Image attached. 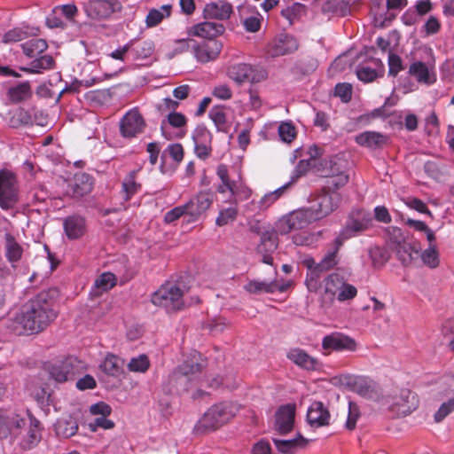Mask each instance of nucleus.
I'll use <instances>...</instances> for the list:
<instances>
[{
	"instance_id": "1",
	"label": "nucleus",
	"mask_w": 454,
	"mask_h": 454,
	"mask_svg": "<svg viewBox=\"0 0 454 454\" xmlns=\"http://www.w3.org/2000/svg\"><path fill=\"white\" fill-rule=\"evenodd\" d=\"M57 312L46 292L38 294L26 302L12 320L11 329L17 334H33L43 331L55 318Z\"/></svg>"
},
{
	"instance_id": "2",
	"label": "nucleus",
	"mask_w": 454,
	"mask_h": 454,
	"mask_svg": "<svg viewBox=\"0 0 454 454\" xmlns=\"http://www.w3.org/2000/svg\"><path fill=\"white\" fill-rule=\"evenodd\" d=\"M239 411V405L232 402H222L209 407L197 421L193 432L206 434L218 429L230 421Z\"/></svg>"
},
{
	"instance_id": "3",
	"label": "nucleus",
	"mask_w": 454,
	"mask_h": 454,
	"mask_svg": "<svg viewBox=\"0 0 454 454\" xmlns=\"http://www.w3.org/2000/svg\"><path fill=\"white\" fill-rule=\"evenodd\" d=\"M217 176L222 184L217 191L220 193L230 192L229 201L237 205L239 202L247 200L250 198L252 191L243 183L241 172L239 168H228L225 165L217 167Z\"/></svg>"
},
{
	"instance_id": "4",
	"label": "nucleus",
	"mask_w": 454,
	"mask_h": 454,
	"mask_svg": "<svg viewBox=\"0 0 454 454\" xmlns=\"http://www.w3.org/2000/svg\"><path fill=\"white\" fill-rule=\"evenodd\" d=\"M188 286L183 281L167 282L152 295V302L165 308L168 311H176L184 308V294Z\"/></svg>"
},
{
	"instance_id": "5",
	"label": "nucleus",
	"mask_w": 454,
	"mask_h": 454,
	"mask_svg": "<svg viewBox=\"0 0 454 454\" xmlns=\"http://www.w3.org/2000/svg\"><path fill=\"white\" fill-rule=\"evenodd\" d=\"M317 173L327 178L325 185L329 189H339L348 182L346 161L337 156L325 160L318 159Z\"/></svg>"
},
{
	"instance_id": "6",
	"label": "nucleus",
	"mask_w": 454,
	"mask_h": 454,
	"mask_svg": "<svg viewBox=\"0 0 454 454\" xmlns=\"http://www.w3.org/2000/svg\"><path fill=\"white\" fill-rule=\"evenodd\" d=\"M321 155V150L316 145H311L307 148H297L294 151L291 160L294 162L298 158H302L299 160L298 164L293 170L289 184V187L294 184L301 176L307 174V172L314 168L317 172L318 166V158Z\"/></svg>"
},
{
	"instance_id": "7",
	"label": "nucleus",
	"mask_w": 454,
	"mask_h": 454,
	"mask_svg": "<svg viewBox=\"0 0 454 454\" xmlns=\"http://www.w3.org/2000/svg\"><path fill=\"white\" fill-rule=\"evenodd\" d=\"M331 381L334 386L347 388L365 398H373L376 394L375 382L364 376L340 374Z\"/></svg>"
},
{
	"instance_id": "8",
	"label": "nucleus",
	"mask_w": 454,
	"mask_h": 454,
	"mask_svg": "<svg viewBox=\"0 0 454 454\" xmlns=\"http://www.w3.org/2000/svg\"><path fill=\"white\" fill-rule=\"evenodd\" d=\"M315 221L317 219L311 208H302L282 217L278 223L277 229L278 233L285 235L294 230L303 229Z\"/></svg>"
},
{
	"instance_id": "9",
	"label": "nucleus",
	"mask_w": 454,
	"mask_h": 454,
	"mask_svg": "<svg viewBox=\"0 0 454 454\" xmlns=\"http://www.w3.org/2000/svg\"><path fill=\"white\" fill-rule=\"evenodd\" d=\"M337 190L326 188V185L323 187L310 207L316 219L320 220L327 216L339 207L341 197Z\"/></svg>"
},
{
	"instance_id": "10",
	"label": "nucleus",
	"mask_w": 454,
	"mask_h": 454,
	"mask_svg": "<svg viewBox=\"0 0 454 454\" xmlns=\"http://www.w3.org/2000/svg\"><path fill=\"white\" fill-rule=\"evenodd\" d=\"M19 200L18 182L15 175L9 170L0 171V207L9 209L14 207Z\"/></svg>"
},
{
	"instance_id": "11",
	"label": "nucleus",
	"mask_w": 454,
	"mask_h": 454,
	"mask_svg": "<svg viewBox=\"0 0 454 454\" xmlns=\"http://www.w3.org/2000/svg\"><path fill=\"white\" fill-rule=\"evenodd\" d=\"M121 9L118 0H89L84 5L86 15L95 20H108Z\"/></svg>"
},
{
	"instance_id": "12",
	"label": "nucleus",
	"mask_w": 454,
	"mask_h": 454,
	"mask_svg": "<svg viewBox=\"0 0 454 454\" xmlns=\"http://www.w3.org/2000/svg\"><path fill=\"white\" fill-rule=\"evenodd\" d=\"M213 203V194L210 192L203 191L191 198L184 204L186 213V222L196 223L207 212Z\"/></svg>"
},
{
	"instance_id": "13",
	"label": "nucleus",
	"mask_w": 454,
	"mask_h": 454,
	"mask_svg": "<svg viewBox=\"0 0 454 454\" xmlns=\"http://www.w3.org/2000/svg\"><path fill=\"white\" fill-rule=\"evenodd\" d=\"M197 356L200 355L194 352L192 363L184 362L178 372H175L172 374L170 381L176 384L177 392L187 391L188 387H186V385L195 381L196 373L201 368V364L198 363Z\"/></svg>"
},
{
	"instance_id": "14",
	"label": "nucleus",
	"mask_w": 454,
	"mask_h": 454,
	"mask_svg": "<svg viewBox=\"0 0 454 454\" xmlns=\"http://www.w3.org/2000/svg\"><path fill=\"white\" fill-rule=\"evenodd\" d=\"M227 75L236 83L242 84L247 81L259 82L266 77V73L263 70L255 71L249 64L237 63L228 67Z\"/></svg>"
},
{
	"instance_id": "15",
	"label": "nucleus",
	"mask_w": 454,
	"mask_h": 454,
	"mask_svg": "<svg viewBox=\"0 0 454 454\" xmlns=\"http://www.w3.org/2000/svg\"><path fill=\"white\" fill-rule=\"evenodd\" d=\"M184 148L179 143L169 144L161 153L160 171L163 175H172L184 159Z\"/></svg>"
},
{
	"instance_id": "16",
	"label": "nucleus",
	"mask_w": 454,
	"mask_h": 454,
	"mask_svg": "<svg viewBox=\"0 0 454 454\" xmlns=\"http://www.w3.org/2000/svg\"><path fill=\"white\" fill-rule=\"evenodd\" d=\"M223 50V43L219 40H207L201 43H192V52L200 63H207L215 60Z\"/></svg>"
},
{
	"instance_id": "17",
	"label": "nucleus",
	"mask_w": 454,
	"mask_h": 454,
	"mask_svg": "<svg viewBox=\"0 0 454 454\" xmlns=\"http://www.w3.org/2000/svg\"><path fill=\"white\" fill-rule=\"evenodd\" d=\"M322 348L326 352H355L357 349V343L353 338L346 334L341 333H333L323 338Z\"/></svg>"
},
{
	"instance_id": "18",
	"label": "nucleus",
	"mask_w": 454,
	"mask_h": 454,
	"mask_svg": "<svg viewBox=\"0 0 454 454\" xmlns=\"http://www.w3.org/2000/svg\"><path fill=\"white\" fill-rule=\"evenodd\" d=\"M93 179L86 173H78L66 183L65 194L72 198H81L89 194L93 188Z\"/></svg>"
},
{
	"instance_id": "19",
	"label": "nucleus",
	"mask_w": 454,
	"mask_h": 454,
	"mask_svg": "<svg viewBox=\"0 0 454 454\" xmlns=\"http://www.w3.org/2000/svg\"><path fill=\"white\" fill-rule=\"evenodd\" d=\"M192 137L196 156L201 160L208 158L212 152L210 131L205 126L199 125L193 130Z\"/></svg>"
},
{
	"instance_id": "20",
	"label": "nucleus",
	"mask_w": 454,
	"mask_h": 454,
	"mask_svg": "<svg viewBox=\"0 0 454 454\" xmlns=\"http://www.w3.org/2000/svg\"><path fill=\"white\" fill-rule=\"evenodd\" d=\"M302 265L307 269L305 285L311 293H317L321 290V275L325 270L319 267L315 259L311 256H305L302 259Z\"/></svg>"
},
{
	"instance_id": "21",
	"label": "nucleus",
	"mask_w": 454,
	"mask_h": 454,
	"mask_svg": "<svg viewBox=\"0 0 454 454\" xmlns=\"http://www.w3.org/2000/svg\"><path fill=\"white\" fill-rule=\"evenodd\" d=\"M298 49V43L294 36L288 34H280L269 44L267 53L270 57L283 56Z\"/></svg>"
},
{
	"instance_id": "22",
	"label": "nucleus",
	"mask_w": 454,
	"mask_h": 454,
	"mask_svg": "<svg viewBox=\"0 0 454 454\" xmlns=\"http://www.w3.org/2000/svg\"><path fill=\"white\" fill-rule=\"evenodd\" d=\"M142 129V116L138 107L129 111L120 122V131L124 137L137 136Z\"/></svg>"
},
{
	"instance_id": "23",
	"label": "nucleus",
	"mask_w": 454,
	"mask_h": 454,
	"mask_svg": "<svg viewBox=\"0 0 454 454\" xmlns=\"http://www.w3.org/2000/svg\"><path fill=\"white\" fill-rule=\"evenodd\" d=\"M224 30L225 27L223 24L204 21L191 27L188 29V35L207 40H215V38L223 35Z\"/></svg>"
},
{
	"instance_id": "24",
	"label": "nucleus",
	"mask_w": 454,
	"mask_h": 454,
	"mask_svg": "<svg viewBox=\"0 0 454 454\" xmlns=\"http://www.w3.org/2000/svg\"><path fill=\"white\" fill-rule=\"evenodd\" d=\"M295 405L288 403L281 406L276 413L275 428L279 434L290 432L294 427Z\"/></svg>"
},
{
	"instance_id": "25",
	"label": "nucleus",
	"mask_w": 454,
	"mask_h": 454,
	"mask_svg": "<svg viewBox=\"0 0 454 454\" xmlns=\"http://www.w3.org/2000/svg\"><path fill=\"white\" fill-rule=\"evenodd\" d=\"M233 12L231 4L224 1L210 2L203 10L204 18L207 20H226Z\"/></svg>"
},
{
	"instance_id": "26",
	"label": "nucleus",
	"mask_w": 454,
	"mask_h": 454,
	"mask_svg": "<svg viewBox=\"0 0 454 454\" xmlns=\"http://www.w3.org/2000/svg\"><path fill=\"white\" fill-rule=\"evenodd\" d=\"M291 283L286 282L283 285H278L275 281L267 282L261 280H249L245 286L244 289L253 294H271L276 291L285 292Z\"/></svg>"
},
{
	"instance_id": "27",
	"label": "nucleus",
	"mask_w": 454,
	"mask_h": 454,
	"mask_svg": "<svg viewBox=\"0 0 454 454\" xmlns=\"http://www.w3.org/2000/svg\"><path fill=\"white\" fill-rule=\"evenodd\" d=\"M277 235L272 231H264L261 235V242L257 246V251L262 255V262L271 265L273 258L272 253L277 249Z\"/></svg>"
},
{
	"instance_id": "28",
	"label": "nucleus",
	"mask_w": 454,
	"mask_h": 454,
	"mask_svg": "<svg viewBox=\"0 0 454 454\" xmlns=\"http://www.w3.org/2000/svg\"><path fill=\"white\" fill-rule=\"evenodd\" d=\"M307 420L310 426L319 427L329 423L330 413L323 403L314 402L308 409Z\"/></svg>"
},
{
	"instance_id": "29",
	"label": "nucleus",
	"mask_w": 454,
	"mask_h": 454,
	"mask_svg": "<svg viewBox=\"0 0 454 454\" xmlns=\"http://www.w3.org/2000/svg\"><path fill=\"white\" fill-rule=\"evenodd\" d=\"M168 125L176 129H182L186 125V118L181 113L172 112L168 114L167 120H164L160 125L161 134L165 138L183 137L184 136V131L179 130L175 135H171L168 131Z\"/></svg>"
},
{
	"instance_id": "30",
	"label": "nucleus",
	"mask_w": 454,
	"mask_h": 454,
	"mask_svg": "<svg viewBox=\"0 0 454 454\" xmlns=\"http://www.w3.org/2000/svg\"><path fill=\"white\" fill-rule=\"evenodd\" d=\"M124 361L114 354L108 353L99 365L106 376L117 378L123 373Z\"/></svg>"
},
{
	"instance_id": "31",
	"label": "nucleus",
	"mask_w": 454,
	"mask_h": 454,
	"mask_svg": "<svg viewBox=\"0 0 454 454\" xmlns=\"http://www.w3.org/2000/svg\"><path fill=\"white\" fill-rule=\"evenodd\" d=\"M287 357L296 365L306 370H316L318 366L317 359L301 348L290 349Z\"/></svg>"
},
{
	"instance_id": "32",
	"label": "nucleus",
	"mask_w": 454,
	"mask_h": 454,
	"mask_svg": "<svg viewBox=\"0 0 454 454\" xmlns=\"http://www.w3.org/2000/svg\"><path fill=\"white\" fill-rule=\"evenodd\" d=\"M340 277L341 276L338 273H331L324 279L321 287L324 303H333L335 301V295L340 286Z\"/></svg>"
},
{
	"instance_id": "33",
	"label": "nucleus",
	"mask_w": 454,
	"mask_h": 454,
	"mask_svg": "<svg viewBox=\"0 0 454 454\" xmlns=\"http://www.w3.org/2000/svg\"><path fill=\"white\" fill-rule=\"evenodd\" d=\"M343 242L344 239L341 236H338L334 239L332 247L328 249L322 260L319 262H317L319 267L323 268V270L326 271L334 268L338 264V254Z\"/></svg>"
},
{
	"instance_id": "34",
	"label": "nucleus",
	"mask_w": 454,
	"mask_h": 454,
	"mask_svg": "<svg viewBox=\"0 0 454 454\" xmlns=\"http://www.w3.org/2000/svg\"><path fill=\"white\" fill-rule=\"evenodd\" d=\"M396 254L403 265L413 262L419 253V247L409 241L398 242L395 246Z\"/></svg>"
},
{
	"instance_id": "35",
	"label": "nucleus",
	"mask_w": 454,
	"mask_h": 454,
	"mask_svg": "<svg viewBox=\"0 0 454 454\" xmlns=\"http://www.w3.org/2000/svg\"><path fill=\"white\" fill-rule=\"evenodd\" d=\"M386 137L376 131H364L355 137V141L361 146L370 149L380 147L386 143Z\"/></svg>"
},
{
	"instance_id": "36",
	"label": "nucleus",
	"mask_w": 454,
	"mask_h": 454,
	"mask_svg": "<svg viewBox=\"0 0 454 454\" xmlns=\"http://www.w3.org/2000/svg\"><path fill=\"white\" fill-rule=\"evenodd\" d=\"M49 371L51 376L58 382H65L74 378L72 362L69 360L52 364Z\"/></svg>"
},
{
	"instance_id": "37",
	"label": "nucleus",
	"mask_w": 454,
	"mask_h": 454,
	"mask_svg": "<svg viewBox=\"0 0 454 454\" xmlns=\"http://www.w3.org/2000/svg\"><path fill=\"white\" fill-rule=\"evenodd\" d=\"M273 442L279 452L294 454L298 449L303 448L307 441L303 437L299 436L292 439L273 438Z\"/></svg>"
},
{
	"instance_id": "38",
	"label": "nucleus",
	"mask_w": 454,
	"mask_h": 454,
	"mask_svg": "<svg viewBox=\"0 0 454 454\" xmlns=\"http://www.w3.org/2000/svg\"><path fill=\"white\" fill-rule=\"evenodd\" d=\"M54 427L58 436L68 438L76 434L78 424L73 417L67 416L58 419Z\"/></svg>"
},
{
	"instance_id": "39",
	"label": "nucleus",
	"mask_w": 454,
	"mask_h": 454,
	"mask_svg": "<svg viewBox=\"0 0 454 454\" xmlns=\"http://www.w3.org/2000/svg\"><path fill=\"white\" fill-rule=\"evenodd\" d=\"M65 231L71 239L82 237L85 232V222L82 217L70 216L64 222Z\"/></svg>"
},
{
	"instance_id": "40",
	"label": "nucleus",
	"mask_w": 454,
	"mask_h": 454,
	"mask_svg": "<svg viewBox=\"0 0 454 454\" xmlns=\"http://www.w3.org/2000/svg\"><path fill=\"white\" fill-rule=\"evenodd\" d=\"M4 239V249L7 260L12 263L20 261L23 254L21 246L10 233H6Z\"/></svg>"
},
{
	"instance_id": "41",
	"label": "nucleus",
	"mask_w": 454,
	"mask_h": 454,
	"mask_svg": "<svg viewBox=\"0 0 454 454\" xmlns=\"http://www.w3.org/2000/svg\"><path fill=\"white\" fill-rule=\"evenodd\" d=\"M171 9L170 4H164L159 9L150 10L145 18L146 27H153L159 25L164 19L170 16Z\"/></svg>"
},
{
	"instance_id": "42",
	"label": "nucleus",
	"mask_w": 454,
	"mask_h": 454,
	"mask_svg": "<svg viewBox=\"0 0 454 454\" xmlns=\"http://www.w3.org/2000/svg\"><path fill=\"white\" fill-rule=\"evenodd\" d=\"M371 225L372 219L369 216H363L361 220L354 219L348 223L347 227L339 236H341L345 240L346 239L354 236L356 233L366 230Z\"/></svg>"
},
{
	"instance_id": "43",
	"label": "nucleus",
	"mask_w": 454,
	"mask_h": 454,
	"mask_svg": "<svg viewBox=\"0 0 454 454\" xmlns=\"http://www.w3.org/2000/svg\"><path fill=\"white\" fill-rule=\"evenodd\" d=\"M409 72L419 82L432 84L435 81V78L430 74L428 67L423 62L418 61L411 64Z\"/></svg>"
},
{
	"instance_id": "44",
	"label": "nucleus",
	"mask_w": 454,
	"mask_h": 454,
	"mask_svg": "<svg viewBox=\"0 0 454 454\" xmlns=\"http://www.w3.org/2000/svg\"><path fill=\"white\" fill-rule=\"evenodd\" d=\"M7 94L11 101L19 103L28 99L32 95V90L30 84L26 82L11 87Z\"/></svg>"
},
{
	"instance_id": "45",
	"label": "nucleus",
	"mask_w": 454,
	"mask_h": 454,
	"mask_svg": "<svg viewBox=\"0 0 454 454\" xmlns=\"http://www.w3.org/2000/svg\"><path fill=\"white\" fill-rule=\"evenodd\" d=\"M53 65L54 60L52 57L50 55H43L33 60L28 67H22L21 69L28 74H39L43 70L52 68Z\"/></svg>"
},
{
	"instance_id": "46",
	"label": "nucleus",
	"mask_w": 454,
	"mask_h": 454,
	"mask_svg": "<svg viewBox=\"0 0 454 454\" xmlns=\"http://www.w3.org/2000/svg\"><path fill=\"white\" fill-rule=\"evenodd\" d=\"M357 295V289L355 286L348 283L341 276L340 280V286L338 287L335 300L340 302L349 301Z\"/></svg>"
},
{
	"instance_id": "47",
	"label": "nucleus",
	"mask_w": 454,
	"mask_h": 454,
	"mask_svg": "<svg viewBox=\"0 0 454 454\" xmlns=\"http://www.w3.org/2000/svg\"><path fill=\"white\" fill-rule=\"evenodd\" d=\"M423 264L430 269H435L440 264V255L434 242L420 254Z\"/></svg>"
},
{
	"instance_id": "48",
	"label": "nucleus",
	"mask_w": 454,
	"mask_h": 454,
	"mask_svg": "<svg viewBox=\"0 0 454 454\" xmlns=\"http://www.w3.org/2000/svg\"><path fill=\"white\" fill-rule=\"evenodd\" d=\"M47 47L46 41L41 38L31 39L22 44L24 53L30 58L43 53Z\"/></svg>"
},
{
	"instance_id": "49",
	"label": "nucleus",
	"mask_w": 454,
	"mask_h": 454,
	"mask_svg": "<svg viewBox=\"0 0 454 454\" xmlns=\"http://www.w3.org/2000/svg\"><path fill=\"white\" fill-rule=\"evenodd\" d=\"M40 439L41 433L39 429V421L34 419L30 422V427L27 432V436L22 442V447L24 449H31L40 442Z\"/></svg>"
},
{
	"instance_id": "50",
	"label": "nucleus",
	"mask_w": 454,
	"mask_h": 454,
	"mask_svg": "<svg viewBox=\"0 0 454 454\" xmlns=\"http://www.w3.org/2000/svg\"><path fill=\"white\" fill-rule=\"evenodd\" d=\"M402 413H410L417 406V398L414 393L409 390H403L401 394V401H396Z\"/></svg>"
},
{
	"instance_id": "51",
	"label": "nucleus",
	"mask_w": 454,
	"mask_h": 454,
	"mask_svg": "<svg viewBox=\"0 0 454 454\" xmlns=\"http://www.w3.org/2000/svg\"><path fill=\"white\" fill-rule=\"evenodd\" d=\"M137 174L138 170L129 172L122 182V192L124 193L125 200H129L140 187V184L136 182V176Z\"/></svg>"
},
{
	"instance_id": "52",
	"label": "nucleus",
	"mask_w": 454,
	"mask_h": 454,
	"mask_svg": "<svg viewBox=\"0 0 454 454\" xmlns=\"http://www.w3.org/2000/svg\"><path fill=\"white\" fill-rule=\"evenodd\" d=\"M321 232L318 231L317 233H309L307 231H301L293 236V242L296 246H306L310 247L315 245L319 238Z\"/></svg>"
},
{
	"instance_id": "53",
	"label": "nucleus",
	"mask_w": 454,
	"mask_h": 454,
	"mask_svg": "<svg viewBox=\"0 0 454 454\" xmlns=\"http://www.w3.org/2000/svg\"><path fill=\"white\" fill-rule=\"evenodd\" d=\"M116 284L117 278L114 274L104 272L95 280L94 286L102 292H106L115 286Z\"/></svg>"
},
{
	"instance_id": "54",
	"label": "nucleus",
	"mask_w": 454,
	"mask_h": 454,
	"mask_svg": "<svg viewBox=\"0 0 454 454\" xmlns=\"http://www.w3.org/2000/svg\"><path fill=\"white\" fill-rule=\"evenodd\" d=\"M238 215V209L235 204H232L227 208L220 209L219 215L215 219L217 226H223L232 223Z\"/></svg>"
},
{
	"instance_id": "55",
	"label": "nucleus",
	"mask_w": 454,
	"mask_h": 454,
	"mask_svg": "<svg viewBox=\"0 0 454 454\" xmlns=\"http://www.w3.org/2000/svg\"><path fill=\"white\" fill-rule=\"evenodd\" d=\"M287 188H289V184H285L275 191L266 193L259 201L260 210H264L271 204H273L278 199L281 197V195Z\"/></svg>"
},
{
	"instance_id": "56",
	"label": "nucleus",
	"mask_w": 454,
	"mask_h": 454,
	"mask_svg": "<svg viewBox=\"0 0 454 454\" xmlns=\"http://www.w3.org/2000/svg\"><path fill=\"white\" fill-rule=\"evenodd\" d=\"M453 411L454 397H450L440 405L438 410L434 414V419L436 423H440Z\"/></svg>"
},
{
	"instance_id": "57",
	"label": "nucleus",
	"mask_w": 454,
	"mask_h": 454,
	"mask_svg": "<svg viewBox=\"0 0 454 454\" xmlns=\"http://www.w3.org/2000/svg\"><path fill=\"white\" fill-rule=\"evenodd\" d=\"M407 224L412 227L414 230L424 232L426 234L427 241L432 244L435 240L434 232L422 221L408 219Z\"/></svg>"
},
{
	"instance_id": "58",
	"label": "nucleus",
	"mask_w": 454,
	"mask_h": 454,
	"mask_svg": "<svg viewBox=\"0 0 454 454\" xmlns=\"http://www.w3.org/2000/svg\"><path fill=\"white\" fill-rule=\"evenodd\" d=\"M278 135L283 142L289 144L295 138L296 130L292 123L282 122L278 126Z\"/></svg>"
},
{
	"instance_id": "59",
	"label": "nucleus",
	"mask_w": 454,
	"mask_h": 454,
	"mask_svg": "<svg viewBox=\"0 0 454 454\" xmlns=\"http://www.w3.org/2000/svg\"><path fill=\"white\" fill-rule=\"evenodd\" d=\"M359 417H360L359 406L356 403L349 401L346 427L350 430L354 429L356 427V421Z\"/></svg>"
},
{
	"instance_id": "60",
	"label": "nucleus",
	"mask_w": 454,
	"mask_h": 454,
	"mask_svg": "<svg viewBox=\"0 0 454 454\" xmlns=\"http://www.w3.org/2000/svg\"><path fill=\"white\" fill-rule=\"evenodd\" d=\"M262 17L261 14L256 13L244 20L243 25L247 32L255 33L261 28Z\"/></svg>"
},
{
	"instance_id": "61",
	"label": "nucleus",
	"mask_w": 454,
	"mask_h": 454,
	"mask_svg": "<svg viewBox=\"0 0 454 454\" xmlns=\"http://www.w3.org/2000/svg\"><path fill=\"white\" fill-rule=\"evenodd\" d=\"M27 33L20 28H13L6 32L3 36V43H17L25 39Z\"/></svg>"
},
{
	"instance_id": "62",
	"label": "nucleus",
	"mask_w": 454,
	"mask_h": 454,
	"mask_svg": "<svg viewBox=\"0 0 454 454\" xmlns=\"http://www.w3.org/2000/svg\"><path fill=\"white\" fill-rule=\"evenodd\" d=\"M160 152L161 145L159 142H152L146 145V153H148V160L151 165L153 166L158 162Z\"/></svg>"
},
{
	"instance_id": "63",
	"label": "nucleus",
	"mask_w": 454,
	"mask_h": 454,
	"mask_svg": "<svg viewBox=\"0 0 454 454\" xmlns=\"http://www.w3.org/2000/svg\"><path fill=\"white\" fill-rule=\"evenodd\" d=\"M357 78L364 82H371L376 79L378 74L376 70L368 67H360L356 70Z\"/></svg>"
},
{
	"instance_id": "64",
	"label": "nucleus",
	"mask_w": 454,
	"mask_h": 454,
	"mask_svg": "<svg viewBox=\"0 0 454 454\" xmlns=\"http://www.w3.org/2000/svg\"><path fill=\"white\" fill-rule=\"evenodd\" d=\"M440 27V21L434 16H430L423 27V32L426 36H429L438 33Z\"/></svg>"
}]
</instances>
